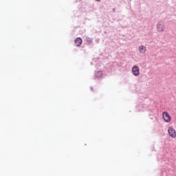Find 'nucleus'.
<instances>
[{
  "mask_svg": "<svg viewBox=\"0 0 176 176\" xmlns=\"http://www.w3.org/2000/svg\"><path fill=\"white\" fill-rule=\"evenodd\" d=\"M98 2H100V1H101V0H96Z\"/></svg>",
  "mask_w": 176,
  "mask_h": 176,
  "instance_id": "nucleus-7",
  "label": "nucleus"
},
{
  "mask_svg": "<svg viewBox=\"0 0 176 176\" xmlns=\"http://www.w3.org/2000/svg\"><path fill=\"white\" fill-rule=\"evenodd\" d=\"M132 73L135 76H138V75H140V67L133 66L132 68Z\"/></svg>",
  "mask_w": 176,
  "mask_h": 176,
  "instance_id": "nucleus-3",
  "label": "nucleus"
},
{
  "mask_svg": "<svg viewBox=\"0 0 176 176\" xmlns=\"http://www.w3.org/2000/svg\"><path fill=\"white\" fill-rule=\"evenodd\" d=\"M168 133L169 135L172 138H175V137H176V131H175V129H174V128L169 127L168 130Z\"/></svg>",
  "mask_w": 176,
  "mask_h": 176,
  "instance_id": "nucleus-2",
  "label": "nucleus"
},
{
  "mask_svg": "<svg viewBox=\"0 0 176 176\" xmlns=\"http://www.w3.org/2000/svg\"><path fill=\"white\" fill-rule=\"evenodd\" d=\"M157 31L159 32H163L164 31V23H160L157 25Z\"/></svg>",
  "mask_w": 176,
  "mask_h": 176,
  "instance_id": "nucleus-4",
  "label": "nucleus"
},
{
  "mask_svg": "<svg viewBox=\"0 0 176 176\" xmlns=\"http://www.w3.org/2000/svg\"><path fill=\"white\" fill-rule=\"evenodd\" d=\"M139 52L142 54H144L145 52H146V47H145V46H144V45H140L139 47Z\"/></svg>",
  "mask_w": 176,
  "mask_h": 176,
  "instance_id": "nucleus-6",
  "label": "nucleus"
},
{
  "mask_svg": "<svg viewBox=\"0 0 176 176\" xmlns=\"http://www.w3.org/2000/svg\"><path fill=\"white\" fill-rule=\"evenodd\" d=\"M82 38L80 37H78L75 39V45H77V46H80V45H82Z\"/></svg>",
  "mask_w": 176,
  "mask_h": 176,
  "instance_id": "nucleus-5",
  "label": "nucleus"
},
{
  "mask_svg": "<svg viewBox=\"0 0 176 176\" xmlns=\"http://www.w3.org/2000/svg\"><path fill=\"white\" fill-rule=\"evenodd\" d=\"M162 117H163L164 122H166V123L171 122V116H170V114H168V113L167 111H164L162 113Z\"/></svg>",
  "mask_w": 176,
  "mask_h": 176,
  "instance_id": "nucleus-1",
  "label": "nucleus"
}]
</instances>
